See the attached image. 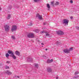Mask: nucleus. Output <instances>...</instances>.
<instances>
[{
	"label": "nucleus",
	"instance_id": "f257e3e1",
	"mask_svg": "<svg viewBox=\"0 0 79 79\" xmlns=\"http://www.w3.org/2000/svg\"><path fill=\"white\" fill-rule=\"evenodd\" d=\"M7 53L6 54V57L8 58L9 56L13 58L14 60H16V56H15L14 52L11 50H9L8 51Z\"/></svg>",
	"mask_w": 79,
	"mask_h": 79
},
{
	"label": "nucleus",
	"instance_id": "f03ea898",
	"mask_svg": "<svg viewBox=\"0 0 79 79\" xmlns=\"http://www.w3.org/2000/svg\"><path fill=\"white\" fill-rule=\"evenodd\" d=\"M69 23V20L67 19H64L63 20V24H64V26H68V23Z\"/></svg>",
	"mask_w": 79,
	"mask_h": 79
},
{
	"label": "nucleus",
	"instance_id": "7ed1b4c3",
	"mask_svg": "<svg viewBox=\"0 0 79 79\" xmlns=\"http://www.w3.org/2000/svg\"><path fill=\"white\" fill-rule=\"evenodd\" d=\"M27 37L28 38H34V34L32 33H30L28 34Z\"/></svg>",
	"mask_w": 79,
	"mask_h": 79
},
{
	"label": "nucleus",
	"instance_id": "20e7f679",
	"mask_svg": "<svg viewBox=\"0 0 79 79\" xmlns=\"http://www.w3.org/2000/svg\"><path fill=\"white\" fill-rule=\"evenodd\" d=\"M4 27L5 31H6V32H8L9 30H10V26L9 25L6 24L4 26Z\"/></svg>",
	"mask_w": 79,
	"mask_h": 79
},
{
	"label": "nucleus",
	"instance_id": "39448f33",
	"mask_svg": "<svg viewBox=\"0 0 79 79\" xmlns=\"http://www.w3.org/2000/svg\"><path fill=\"white\" fill-rule=\"evenodd\" d=\"M57 34L59 35H62L64 34V33L62 31H56Z\"/></svg>",
	"mask_w": 79,
	"mask_h": 79
},
{
	"label": "nucleus",
	"instance_id": "423d86ee",
	"mask_svg": "<svg viewBox=\"0 0 79 79\" xmlns=\"http://www.w3.org/2000/svg\"><path fill=\"white\" fill-rule=\"evenodd\" d=\"M17 29V27L16 25H13L12 27L11 31L12 32H13L14 31H16Z\"/></svg>",
	"mask_w": 79,
	"mask_h": 79
},
{
	"label": "nucleus",
	"instance_id": "0eeeda50",
	"mask_svg": "<svg viewBox=\"0 0 79 79\" xmlns=\"http://www.w3.org/2000/svg\"><path fill=\"white\" fill-rule=\"evenodd\" d=\"M36 17L38 18L39 19H42V15H40L39 14H36Z\"/></svg>",
	"mask_w": 79,
	"mask_h": 79
},
{
	"label": "nucleus",
	"instance_id": "6e6552de",
	"mask_svg": "<svg viewBox=\"0 0 79 79\" xmlns=\"http://www.w3.org/2000/svg\"><path fill=\"white\" fill-rule=\"evenodd\" d=\"M63 51L64 52V53H69V51L68 50V49H64Z\"/></svg>",
	"mask_w": 79,
	"mask_h": 79
},
{
	"label": "nucleus",
	"instance_id": "1a4fd4ad",
	"mask_svg": "<svg viewBox=\"0 0 79 79\" xmlns=\"http://www.w3.org/2000/svg\"><path fill=\"white\" fill-rule=\"evenodd\" d=\"M47 71L48 73H51L52 71V70L51 68H48L47 69Z\"/></svg>",
	"mask_w": 79,
	"mask_h": 79
},
{
	"label": "nucleus",
	"instance_id": "9d476101",
	"mask_svg": "<svg viewBox=\"0 0 79 79\" xmlns=\"http://www.w3.org/2000/svg\"><path fill=\"white\" fill-rule=\"evenodd\" d=\"M53 62V60L51 59V60H48L47 61V63H51Z\"/></svg>",
	"mask_w": 79,
	"mask_h": 79
},
{
	"label": "nucleus",
	"instance_id": "9b49d317",
	"mask_svg": "<svg viewBox=\"0 0 79 79\" xmlns=\"http://www.w3.org/2000/svg\"><path fill=\"white\" fill-rule=\"evenodd\" d=\"M6 73H7L8 75H10V74H11V72L9 71V70H7L6 71Z\"/></svg>",
	"mask_w": 79,
	"mask_h": 79
},
{
	"label": "nucleus",
	"instance_id": "f8f14e48",
	"mask_svg": "<svg viewBox=\"0 0 79 79\" xmlns=\"http://www.w3.org/2000/svg\"><path fill=\"white\" fill-rule=\"evenodd\" d=\"M15 54L16 55H18V56H19L20 55V52H18V51H15Z\"/></svg>",
	"mask_w": 79,
	"mask_h": 79
},
{
	"label": "nucleus",
	"instance_id": "ddd939ff",
	"mask_svg": "<svg viewBox=\"0 0 79 79\" xmlns=\"http://www.w3.org/2000/svg\"><path fill=\"white\" fill-rule=\"evenodd\" d=\"M11 8H12V6L11 5H9L7 8L8 10H11Z\"/></svg>",
	"mask_w": 79,
	"mask_h": 79
},
{
	"label": "nucleus",
	"instance_id": "4468645a",
	"mask_svg": "<svg viewBox=\"0 0 79 79\" xmlns=\"http://www.w3.org/2000/svg\"><path fill=\"white\" fill-rule=\"evenodd\" d=\"M10 18H11V15H10V14H8V16L7 17V19H10Z\"/></svg>",
	"mask_w": 79,
	"mask_h": 79
},
{
	"label": "nucleus",
	"instance_id": "2eb2a0df",
	"mask_svg": "<svg viewBox=\"0 0 79 79\" xmlns=\"http://www.w3.org/2000/svg\"><path fill=\"white\" fill-rule=\"evenodd\" d=\"M28 61H32V59L31 58H28L27 59Z\"/></svg>",
	"mask_w": 79,
	"mask_h": 79
},
{
	"label": "nucleus",
	"instance_id": "dca6fc26",
	"mask_svg": "<svg viewBox=\"0 0 79 79\" xmlns=\"http://www.w3.org/2000/svg\"><path fill=\"white\" fill-rule=\"evenodd\" d=\"M34 65L35 66V67L36 68H39V66H38V64H34Z\"/></svg>",
	"mask_w": 79,
	"mask_h": 79
},
{
	"label": "nucleus",
	"instance_id": "f3484780",
	"mask_svg": "<svg viewBox=\"0 0 79 79\" xmlns=\"http://www.w3.org/2000/svg\"><path fill=\"white\" fill-rule=\"evenodd\" d=\"M69 53H70V51H72L73 50V48H69V49H68Z\"/></svg>",
	"mask_w": 79,
	"mask_h": 79
},
{
	"label": "nucleus",
	"instance_id": "a211bd4d",
	"mask_svg": "<svg viewBox=\"0 0 79 79\" xmlns=\"http://www.w3.org/2000/svg\"><path fill=\"white\" fill-rule=\"evenodd\" d=\"M47 6L48 8H49V9H50V5H49V4H47Z\"/></svg>",
	"mask_w": 79,
	"mask_h": 79
},
{
	"label": "nucleus",
	"instance_id": "6ab92c4d",
	"mask_svg": "<svg viewBox=\"0 0 79 79\" xmlns=\"http://www.w3.org/2000/svg\"><path fill=\"white\" fill-rule=\"evenodd\" d=\"M54 5H59V2H56Z\"/></svg>",
	"mask_w": 79,
	"mask_h": 79
},
{
	"label": "nucleus",
	"instance_id": "aec40b11",
	"mask_svg": "<svg viewBox=\"0 0 79 79\" xmlns=\"http://www.w3.org/2000/svg\"><path fill=\"white\" fill-rule=\"evenodd\" d=\"M45 34H46V36H49V35H50L47 32H46Z\"/></svg>",
	"mask_w": 79,
	"mask_h": 79
},
{
	"label": "nucleus",
	"instance_id": "412c9836",
	"mask_svg": "<svg viewBox=\"0 0 79 79\" xmlns=\"http://www.w3.org/2000/svg\"><path fill=\"white\" fill-rule=\"evenodd\" d=\"M11 37L12 39H13L14 40H15V36L13 35L11 36Z\"/></svg>",
	"mask_w": 79,
	"mask_h": 79
},
{
	"label": "nucleus",
	"instance_id": "4be33fe9",
	"mask_svg": "<svg viewBox=\"0 0 79 79\" xmlns=\"http://www.w3.org/2000/svg\"><path fill=\"white\" fill-rule=\"evenodd\" d=\"M35 32H36V33H38V32H39V30L38 29H36L35 30Z\"/></svg>",
	"mask_w": 79,
	"mask_h": 79
},
{
	"label": "nucleus",
	"instance_id": "5701e85b",
	"mask_svg": "<svg viewBox=\"0 0 79 79\" xmlns=\"http://www.w3.org/2000/svg\"><path fill=\"white\" fill-rule=\"evenodd\" d=\"M75 74H76V75H77V74H79V72L77 71L75 73Z\"/></svg>",
	"mask_w": 79,
	"mask_h": 79
},
{
	"label": "nucleus",
	"instance_id": "b1692460",
	"mask_svg": "<svg viewBox=\"0 0 79 79\" xmlns=\"http://www.w3.org/2000/svg\"><path fill=\"white\" fill-rule=\"evenodd\" d=\"M40 0H34V1L35 2H38Z\"/></svg>",
	"mask_w": 79,
	"mask_h": 79
},
{
	"label": "nucleus",
	"instance_id": "393cba45",
	"mask_svg": "<svg viewBox=\"0 0 79 79\" xmlns=\"http://www.w3.org/2000/svg\"><path fill=\"white\" fill-rule=\"evenodd\" d=\"M10 68V67L6 66V67H5V69H9Z\"/></svg>",
	"mask_w": 79,
	"mask_h": 79
},
{
	"label": "nucleus",
	"instance_id": "a878e982",
	"mask_svg": "<svg viewBox=\"0 0 79 79\" xmlns=\"http://www.w3.org/2000/svg\"><path fill=\"white\" fill-rule=\"evenodd\" d=\"M51 4L52 6H54V3L53 2H51Z\"/></svg>",
	"mask_w": 79,
	"mask_h": 79
},
{
	"label": "nucleus",
	"instance_id": "bb28decb",
	"mask_svg": "<svg viewBox=\"0 0 79 79\" xmlns=\"http://www.w3.org/2000/svg\"><path fill=\"white\" fill-rule=\"evenodd\" d=\"M77 77H79V76H76L74 77V78H77Z\"/></svg>",
	"mask_w": 79,
	"mask_h": 79
},
{
	"label": "nucleus",
	"instance_id": "cd10ccee",
	"mask_svg": "<svg viewBox=\"0 0 79 79\" xmlns=\"http://www.w3.org/2000/svg\"><path fill=\"white\" fill-rule=\"evenodd\" d=\"M61 43L59 42H57V45H60Z\"/></svg>",
	"mask_w": 79,
	"mask_h": 79
},
{
	"label": "nucleus",
	"instance_id": "c85d7f7f",
	"mask_svg": "<svg viewBox=\"0 0 79 79\" xmlns=\"http://www.w3.org/2000/svg\"><path fill=\"white\" fill-rule=\"evenodd\" d=\"M28 26H32V24L31 23H30V25H29Z\"/></svg>",
	"mask_w": 79,
	"mask_h": 79
},
{
	"label": "nucleus",
	"instance_id": "c756f323",
	"mask_svg": "<svg viewBox=\"0 0 79 79\" xmlns=\"http://www.w3.org/2000/svg\"><path fill=\"white\" fill-rule=\"evenodd\" d=\"M42 33H46V32L45 31H43L42 32H41Z\"/></svg>",
	"mask_w": 79,
	"mask_h": 79
},
{
	"label": "nucleus",
	"instance_id": "7c9ffc66",
	"mask_svg": "<svg viewBox=\"0 0 79 79\" xmlns=\"http://www.w3.org/2000/svg\"><path fill=\"white\" fill-rule=\"evenodd\" d=\"M76 28L77 29H78V30H79V27H76Z\"/></svg>",
	"mask_w": 79,
	"mask_h": 79
},
{
	"label": "nucleus",
	"instance_id": "2f4dec72",
	"mask_svg": "<svg viewBox=\"0 0 79 79\" xmlns=\"http://www.w3.org/2000/svg\"><path fill=\"white\" fill-rule=\"evenodd\" d=\"M6 63L9 64V63H10V61H7L6 62Z\"/></svg>",
	"mask_w": 79,
	"mask_h": 79
},
{
	"label": "nucleus",
	"instance_id": "473e14b6",
	"mask_svg": "<svg viewBox=\"0 0 79 79\" xmlns=\"http://www.w3.org/2000/svg\"><path fill=\"white\" fill-rule=\"evenodd\" d=\"M46 24H47V23H43V25H46Z\"/></svg>",
	"mask_w": 79,
	"mask_h": 79
},
{
	"label": "nucleus",
	"instance_id": "72a5a7b5",
	"mask_svg": "<svg viewBox=\"0 0 79 79\" xmlns=\"http://www.w3.org/2000/svg\"><path fill=\"white\" fill-rule=\"evenodd\" d=\"M70 3H73V1L72 0H71L70 1Z\"/></svg>",
	"mask_w": 79,
	"mask_h": 79
},
{
	"label": "nucleus",
	"instance_id": "f704fd0d",
	"mask_svg": "<svg viewBox=\"0 0 79 79\" xmlns=\"http://www.w3.org/2000/svg\"><path fill=\"white\" fill-rule=\"evenodd\" d=\"M73 16H71L70 17L71 19H73Z\"/></svg>",
	"mask_w": 79,
	"mask_h": 79
},
{
	"label": "nucleus",
	"instance_id": "c9c22d12",
	"mask_svg": "<svg viewBox=\"0 0 79 79\" xmlns=\"http://www.w3.org/2000/svg\"><path fill=\"white\" fill-rule=\"evenodd\" d=\"M1 10H2V8L0 7V11H1Z\"/></svg>",
	"mask_w": 79,
	"mask_h": 79
},
{
	"label": "nucleus",
	"instance_id": "e433bc0d",
	"mask_svg": "<svg viewBox=\"0 0 79 79\" xmlns=\"http://www.w3.org/2000/svg\"><path fill=\"white\" fill-rule=\"evenodd\" d=\"M17 77H18V78H19V76H17Z\"/></svg>",
	"mask_w": 79,
	"mask_h": 79
},
{
	"label": "nucleus",
	"instance_id": "4c0bfd02",
	"mask_svg": "<svg viewBox=\"0 0 79 79\" xmlns=\"http://www.w3.org/2000/svg\"><path fill=\"white\" fill-rule=\"evenodd\" d=\"M41 45H44V43H42L41 44Z\"/></svg>",
	"mask_w": 79,
	"mask_h": 79
},
{
	"label": "nucleus",
	"instance_id": "58836bf2",
	"mask_svg": "<svg viewBox=\"0 0 79 79\" xmlns=\"http://www.w3.org/2000/svg\"><path fill=\"white\" fill-rule=\"evenodd\" d=\"M56 77V79H58V77Z\"/></svg>",
	"mask_w": 79,
	"mask_h": 79
},
{
	"label": "nucleus",
	"instance_id": "ea45409f",
	"mask_svg": "<svg viewBox=\"0 0 79 79\" xmlns=\"http://www.w3.org/2000/svg\"><path fill=\"white\" fill-rule=\"evenodd\" d=\"M45 50H46V51H47V48H46V49H45Z\"/></svg>",
	"mask_w": 79,
	"mask_h": 79
},
{
	"label": "nucleus",
	"instance_id": "a19ab883",
	"mask_svg": "<svg viewBox=\"0 0 79 79\" xmlns=\"http://www.w3.org/2000/svg\"><path fill=\"white\" fill-rule=\"evenodd\" d=\"M44 57H45V58H46V56H44Z\"/></svg>",
	"mask_w": 79,
	"mask_h": 79
},
{
	"label": "nucleus",
	"instance_id": "79ce46f5",
	"mask_svg": "<svg viewBox=\"0 0 79 79\" xmlns=\"http://www.w3.org/2000/svg\"><path fill=\"white\" fill-rule=\"evenodd\" d=\"M42 47H43V46H42Z\"/></svg>",
	"mask_w": 79,
	"mask_h": 79
},
{
	"label": "nucleus",
	"instance_id": "37998d69",
	"mask_svg": "<svg viewBox=\"0 0 79 79\" xmlns=\"http://www.w3.org/2000/svg\"><path fill=\"white\" fill-rule=\"evenodd\" d=\"M0 65H1V64H0Z\"/></svg>",
	"mask_w": 79,
	"mask_h": 79
},
{
	"label": "nucleus",
	"instance_id": "c03bdc74",
	"mask_svg": "<svg viewBox=\"0 0 79 79\" xmlns=\"http://www.w3.org/2000/svg\"><path fill=\"white\" fill-rule=\"evenodd\" d=\"M48 10H49V9H48Z\"/></svg>",
	"mask_w": 79,
	"mask_h": 79
}]
</instances>
